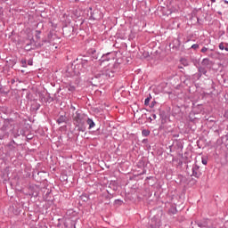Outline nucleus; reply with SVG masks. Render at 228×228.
Instances as JSON below:
<instances>
[{
  "instance_id": "45",
  "label": "nucleus",
  "mask_w": 228,
  "mask_h": 228,
  "mask_svg": "<svg viewBox=\"0 0 228 228\" xmlns=\"http://www.w3.org/2000/svg\"><path fill=\"white\" fill-rule=\"evenodd\" d=\"M178 42V45H181V41L179 39H177Z\"/></svg>"
},
{
  "instance_id": "53",
  "label": "nucleus",
  "mask_w": 228,
  "mask_h": 228,
  "mask_svg": "<svg viewBox=\"0 0 228 228\" xmlns=\"http://www.w3.org/2000/svg\"><path fill=\"white\" fill-rule=\"evenodd\" d=\"M94 53H95V50H94V51L92 52V54H94Z\"/></svg>"
},
{
  "instance_id": "33",
  "label": "nucleus",
  "mask_w": 228,
  "mask_h": 228,
  "mask_svg": "<svg viewBox=\"0 0 228 228\" xmlns=\"http://www.w3.org/2000/svg\"><path fill=\"white\" fill-rule=\"evenodd\" d=\"M2 113H4L5 115H8V108H3Z\"/></svg>"
},
{
  "instance_id": "4",
  "label": "nucleus",
  "mask_w": 228,
  "mask_h": 228,
  "mask_svg": "<svg viewBox=\"0 0 228 228\" xmlns=\"http://www.w3.org/2000/svg\"><path fill=\"white\" fill-rule=\"evenodd\" d=\"M102 72L103 73L104 79H110V77H115V72H117V68H104Z\"/></svg>"
},
{
  "instance_id": "8",
  "label": "nucleus",
  "mask_w": 228,
  "mask_h": 228,
  "mask_svg": "<svg viewBox=\"0 0 228 228\" xmlns=\"http://www.w3.org/2000/svg\"><path fill=\"white\" fill-rule=\"evenodd\" d=\"M116 56H117L116 52H110L103 54L99 60V61H101V63H104V61H110V60H115Z\"/></svg>"
},
{
  "instance_id": "6",
  "label": "nucleus",
  "mask_w": 228,
  "mask_h": 228,
  "mask_svg": "<svg viewBox=\"0 0 228 228\" xmlns=\"http://www.w3.org/2000/svg\"><path fill=\"white\" fill-rule=\"evenodd\" d=\"M7 151L10 154L15 156V153L19 152V144L15 142L14 140L11 141L9 143H7Z\"/></svg>"
},
{
  "instance_id": "49",
  "label": "nucleus",
  "mask_w": 228,
  "mask_h": 228,
  "mask_svg": "<svg viewBox=\"0 0 228 228\" xmlns=\"http://www.w3.org/2000/svg\"><path fill=\"white\" fill-rule=\"evenodd\" d=\"M224 51H228V47L227 46L226 47L224 46Z\"/></svg>"
},
{
  "instance_id": "7",
  "label": "nucleus",
  "mask_w": 228,
  "mask_h": 228,
  "mask_svg": "<svg viewBox=\"0 0 228 228\" xmlns=\"http://www.w3.org/2000/svg\"><path fill=\"white\" fill-rule=\"evenodd\" d=\"M159 118L161 120V126L159 127V130L162 131V129H168V126H167V112L165 110H159Z\"/></svg>"
},
{
  "instance_id": "10",
  "label": "nucleus",
  "mask_w": 228,
  "mask_h": 228,
  "mask_svg": "<svg viewBox=\"0 0 228 228\" xmlns=\"http://www.w3.org/2000/svg\"><path fill=\"white\" fill-rule=\"evenodd\" d=\"M202 74L206 76V74H208V69H206V68L204 67H199L198 73L193 75L194 79H197V80L200 79V77H202Z\"/></svg>"
},
{
  "instance_id": "27",
  "label": "nucleus",
  "mask_w": 228,
  "mask_h": 228,
  "mask_svg": "<svg viewBox=\"0 0 228 228\" xmlns=\"http://www.w3.org/2000/svg\"><path fill=\"white\" fill-rule=\"evenodd\" d=\"M124 201H122V200H115L114 204L118 205V206H122Z\"/></svg>"
},
{
  "instance_id": "32",
  "label": "nucleus",
  "mask_w": 228,
  "mask_h": 228,
  "mask_svg": "<svg viewBox=\"0 0 228 228\" xmlns=\"http://www.w3.org/2000/svg\"><path fill=\"white\" fill-rule=\"evenodd\" d=\"M219 49H220L221 51H224V49H225V46L224 45V43H220V44H219Z\"/></svg>"
},
{
  "instance_id": "41",
  "label": "nucleus",
  "mask_w": 228,
  "mask_h": 228,
  "mask_svg": "<svg viewBox=\"0 0 228 228\" xmlns=\"http://www.w3.org/2000/svg\"><path fill=\"white\" fill-rule=\"evenodd\" d=\"M16 63H17V61H16V60L12 61V67H13V65H15Z\"/></svg>"
},
{
  "instance_id": "17",
  "label": "nucleus",
  "mask_w": 228,
  "mask_h": 228,
  "mask_svg": "<svg viewBox=\"0 0 228 228\" xmlns=\"http://www.w3.org/2000/svg\"><path fill=\"white\" fill-rule=\"evenodd\" d=\"M177 214V206L171 205L168 209V215H176Z\"/></svg>"
},
{
  "instance_id": "43",
  "label": "nucleus",
  "mask_w": 228,
  "mask_h": 228,
  "mask_svg": "<svg viewBox=\"0 0 228 228\" xmlns=\"http://www.w3.org/2000/svg\"><path fill=\"white\" fill-rule=\"evenodd\" d=\"M174 138H179V134H174Z\"/></svg>"
},
{
  "instance_id": "15",
  "label": "nucleus",
  "mask_w": 228,
  "mask_h": 228,
  "mask_svg": "<svg viewBox=\"0 0 228 228\" xmlns=\"http://www.w3.org/2000/svg\"><path fill=\"white\" fill-rule=\"evenodd\" d=\"M5 136H8V132H6V126L0 128V140H3Z\"/></svg>"
},
{
  "instance_id": "34",
  "label": "nucleus",
  "mask_w": 228,
  "mask_h": 228,
  "mask_svg": "<svg viewBox=\"0 0 228 228\" xmlns=\"http://www.w3.org/2000/svg\"><path fill=\"white\" fill-rule=\"evenodd\" d=\"M201 161H202V164H203V165H208V159L202 158V159H201Z\"/></svg>"
},
{
  "instance_id": "3",
  "label": "nucleus",
  "mask_w": 228,
  "mask_h": 228,
  "mask_svg": "<svg viewBox=\"0 0 228 228\" xmlns=\"http://www.w3.org/2000/svg\"><path fill=\"white\" fill-rule=\"evenodd\" d=\"M79 65H81L83 69H90V67L94 65V61H79V63L74 66L73 76H79L81 74Z\"/></svg>"
},
{
  "instance_id": "31",
  "label": "nucleus",
  "mask_w": 228,
  "mask_h": 228,
  "mask_svg": "<svg viewBox=\"0 0 228 228\" xmlns=\"http://www.w3.org/2000/svg\"><path fill=\"white\" fill-rule=\"evenodd\" d=\"M149 102H151V98H146L144 101V106H149Z\"/></svg>"
},
{
  "instance_id": "36",
  "label": "nucleus",
  "mask_w": 228,
  "mask_h": 228,
  "mask_svg": "<svg viewBox=\"0 0 228 228\" xmlns=\"http://www.w3.org/2000/svg\"><path fill=\"white\" fill-rule=\"evenodd\" d=\"M208 122H215V119L213 117H209L207 118Z\"/></svg>"
},
{
  "instance_id": "14",
  "label": "nucleus",
  "mask_w": 228,
  "mask_h": 228,
  "mask_svg": "<svg viewBox=\"0 0 228 228\" xmlns=\"http://www.w3.org/2000/svg\"><path fill=\"white\" fill-rule=\"evenodd\" d=\"M89 81L91 85H93V86H98L100 83H102L101 80L94 77V75L91 77H89Z\"/></svg>"
},
{
  "instance_id": "51",
  "label": "nucleus",
  "mask_w": 228,
  "mask_h": 228,
  "mask_svg": "<svg viewBox=\"0 0 228 228\" xmlns=\"http://www.w3.org/2000/svg\"><path fill=\"white\" fill-rule=\"evenodd\" d=\"M190 40H191V39H187L185 42L188 43V42H190Z\"/></svg>"
},
{
  "instance_id": "35",
  "label": "nucleus",
  "mask_w": 228,
  "mask_h": 228,
  "mask_svg": "<svg viewBox=\"0 0 228 228\" xmlns=\"http://www.w3.org/2000/svg\"><path fill=\"white\" fill-rule=\"evenodd\" d=\"M28 65H29L30 67L33 66V59L32 58L28 61Z\"/></svg>"
},
{
  "instance_id": "39",
  "label": "nucleus",
  "mask_w": 228,
  "mask_h": 228,
  "mask_svg": "<svg viewBox=\"0 0 228 228\" xmlns=\"http://www.w3.org/2000/svg\"><path fill=\"white\" fill-rule=\"evenodd\" d=\"M154 106H156V101L151 102L150 108H153Z\"/></svg>"
},
{
  "instance_id": "52",
  "label": "nucleus",
  "mask_w": 228,
  "mask_h": 228,
  "mask_svg": "<svg viewBox=\"0 0 228 228\" xmlns=\"http://www.w3.org/2000/svg\"><path fill=\"white\" fill-rule=\"evenodd\" d=\"M71 108H72L73 110H76V107H74V106H71Z\"/></svg>"
},
{
  "instance_id": "18",
  "label": "nucleus",
  "mask_w": 228,
  "mask_h": 228,
  "mask_svg": "<svg viewBox=\"0 0 228 228\" xmlns=\"http://www.w3.org/2000/svg\"><path fill=\"white\" fill-rule=\"evenodd\" d=\"M175 149H177L178 151H179V150H183V148L184 147V146L183 145V141H181V140H175Z\"/></svg>"
},
{
  "instance_id": "29",
  "label": "nucleus",
  "mask_w": 228,
  "mask_h": 228,
  "mask_svg": "<svg viewBox=\"0 0 228 228\" xmlns=\"http://www.w3.org/2000/svg\"><path fill=\"white\" fill-rule=\"evenodd\" d=\"M34 110H35L36 111H38V110H40V103H36V104H34Z\"/></svg>"
},
{
  "instance_id": "42",
  "label": "nucleus",
  "mask_w": 228,
  "mask_h": 228,
  "mask_svg": "<svg viewBox=\"0 0 228 228\" xmlns=\"http://www.w3.org/2000/svg\"><path fill=\"white\" fill-rule=\"evenodd\" d=\"M12 134H13L14 138H17L18 136H20L19 134L12 133Z\"/></svg>"
},
{
  "instance_id": "23",
  "label": "nucleus",
  "mask_w": 228,
  "mask_h": 228,
  "mask_svg": "<svg viewBox=\"0 0 228 228\" xmlns=\"http://www.w3.org/2000/svg\"><path fill=\"white\" fill-rule=\"evenodd\" d=\"M40 35H42V31L41 30H36L35 37H36L37 40H40Z\"/></svg>"
},
{
  "instance_id": "25",
  "label": "nucleus",
  "mask_w": 228,
  "mask_h": 228,
  "mask_svg": "<svg viewBox=\"0 0 228 228\" xmlns=\"http://www.w3.org/2000/svg\"><path fill=\"white\" fill-rule=\"evenodd\" d=\"M45 102H54V98L51 97V94H48V97L45 99Z\"/></svg>"
},
{
  "instance_id": "48",
  "label": "nucleus",
  "mask_w": 228,
  "mask_h": 228,
  "mask_svg": "<svg viewBox=\"0 0 228 228\" xmlns=\"http://www.w3.org/2000/svg\"><path fill=\"white\" fill-rule=\"evenodd\" d=\"M211 3H216V0H211Z\"/></svg>"
},
{
  "instance_id": "2",
  "label": "nucleus",
  "mask_w": 228,
  "mask_h": 228,
  "mask_svg": "<svg viewBox=\"0 0 228 228\" xmlns=\"http://www.w3.org/2000/svg\"><path fill=\"white\" fill-rule=\"evenodd\" d=\"M45 44H51V41H48L46 39H43L41 43H38V41H35L34 38H31L24 46V50L27 52L29 51H35L37 49H40L41 47H44Z\"/></svg>"
},
{
  "instance_id": "26",
  "label": "nucleus",
  "mask_w": 228,
  "mask_h": 228,
  "mask_svg": "<svg viewBox=\"0 0 228 228\" xmlns=\"http://www.w3.org/2000/svg\"><path fill=\"white\" fill-rule=\"evenodd\" d=\"M80 198L83 202H88V195L83 194Z\"/></svg>"
},
{
  "instance_id": "9",
  "label": "nucleus",
  "mask_w": 228,
  "mask_h": 228,
  "mask_svg": "<svg viewBox=\"0 0 228 228\" xmlns=\"http://www.w3.org/2000/svg\"><path fill=\"white\" fill-rule=\"evenodd\" d=\"M192 176L196 177V179H199L200 175H202V172H200V167L197 164L192 165Z\"/></svg>"
},
{
  "instance_id": "44",
  "label": "nucleus",
  "mask_w": 228,
  "mask_h": 228,
  "mask_svg": "<svg viewBox=\"0 0 228 228\" xmlns=\"http://www.w3.org/2000/svg\"><path fill=\"white\" fill-rule=\"evenodd\" d=\"M148 120H150V122H152V118L149 117Z\"/></svg>"
},
{
  "instance_id": "5",
  "label": "nucleus",
  "mask_w": 228,
  "mask_h": 228,
  "mask_svg": "<svg viewBox=\"0 0 228 228\" xmlns=\"http://www.w3.org/2000/svg\"><path fill=\"white\" fill-rule=\"evenodd\" d=\"M74 26L67 25L62 28V35L65 38H70V37H74Z\"/></svg>"
},
{
  "instance_id": "28",
  "label": "nucleus",
  "mask_w": 228,
  "mask_h": 228,
  "mask_svg": "<svg viewBox=\"0 0 228 228\" xmlns=\"http://www.w3.org/2000/svg\"><path fill=\"white\" fill-rule=\"evenodd\" d=\"M68 90H69V92H74L76 90V86H69Z\"/></svg>"
},
{
  "instance_id": "50",
  "label": "nucleus",
  "mask_w": 228,
  "mask_h": 228,
  "mask_svg": "<svg viewBox=\"0 0 228 228\" xmlns=\"http://www.w3.org/2000/svg\"><path fill=\"white\" fill-rule=\"evenodd\" d=\"M154 220H156V217H153V218L151 219V222H154Z\"/></svg>"
},
{
  "instance_id": "20",
  "label": "nucleus",
  "mask_w": 228,
  "mask_h": 228,
  "mask_svg": "<svg viewBox=\"0 0 228 228\" xmlns=\"http://www.w3.org/2000/svg\"><path fill=\"white\" fill-rule=\"evenodd\" d=\"M212 63L213 62L208 58L203 59L201 61V65H203L204 67H209V65H212Z\"/></svg>"
},
{
  "instance_id": "21",
  "label": "nucleus",
  "mask_w": 228,
  "mask_h": 228,
  "mask_svg": "<svg viewBox=\"0 0 228 228\" xmlns=\"http://www.w3.org/2000/svg\"><path fill=\"white\" fill-rule=\"evenodd\" d=\"M195 224H197L198 227H200V228L208 227V222H206V221H204V222L197 221V222H195Z\"/></svg>"
},
{
  "instance_id": "22",
  "label": "nucleus",
  "mask_w": 228,
  "mask_h": 228,
  "mask_svg": "<svg viewBox=\"0 0 228 228\" xmlns=\"http://www.w3.org/2000/svg\"><path fill=\"white\" fill-rule=\"evenodd\" d=\"M20 64L21 67H24V69L28 68V61L26 60V58L20 60Z\"/></svg>"
},
{
  "instance_id": "1",
  "label": "nucleus",
  "mask_w": 228,
  "mask_h": 228,
  "mask_svg": "<svg viewBox=\"0 0 228 228\" xmlns=\"http://www.w3.org/2000/svg\"><path fill=\"white\" fill-rule=\"evenodd\" d=\"M73 124L78 133H85L86 131V116L83 110H77L72 115Z\"/></svg>"
},
{
  "instance_id": "19",
  "label": "nucleus",
  "mask_w": 228,
  "mask_h": 228,
  "mask_svg": "<svg viewBox=\"0 0 228 228\" xmlns=\"http://www.w3.org/2000/svg\"><path fill=\"white\" fill-rule=\"evenodd\" d=\"M86 124L89 125L88 129H94V126H95V122H94V119L90 118H86Z\"/></svg>"
},
{
  "instance_id": "47",
  "label": "nucleus",
  "mask_w": 228,
  "mask_h": 228,
  "mask_svg": "<svg viewBox=\"0 0 228 228\" xmlns=\"http://www.w3.org/2000/svg\"><path fill=\"white\" fill-rule=\"evenodd\" d=\"M172 147H173V145L169 146L170 152H172Z\"/></svg>"
},
{
  "instance_id": "38",
  "label": "nucleus",
  "mask_w": 228,
  "mask_h": 228,
  "mask_svg": "<svg viewBox=\"0 0 228 228\" xmlns=\"http://www.w3.org/2000/svg\"><path fill=\"white\" fill-rule=\"evenodd\" d=\"M183 65L184 67H188V61H186V60L183 61Z\"/></svg>"
},
{
  "instance_id": "37",
  "label": "nucleus",
  "mask_w": 228,
  "mask_h": 228,
  "mask_svg": "<svg viewBox=\"0 0 228 228\" xmlns=\"http://www.w3.org/2000/svg\"><path fill=\"white\" fill-rule=\"evenodd\" d=\"M201 53H208V48L206 47V46H204L202 49H201V51H200Z\"/></svg>"
},
{
  "instance_id": "24",
  "label": "nucleus",
  "mask_w": 228,
  "mask_h": 228,
  "mask_svg": "<svg viewBox=\"0 0 228 228\" xmlns=\"http://www.w3.org/2000/svg\"><path fill=\"white\" fill-rule=\"evenodd\" d=\"M142 136H149V134H151V131L147 130V129H143L142 131Z\"/></svg>"
},
{
  "instance_id": "40",
  "label": "nucleus",
  "mask_w": 228,
  "mask_h": 228,
  "mask_svg": "<svg viewBox=\"0 0 228 228\" xmlns=\"http://www.w3.org/2000/svg\"><path fill=\"white\" fill-rule=\"evenodd\" d=\"M151 117H152V118H151L152 120H156V118H157L156 114H152Z\"/></svg>"
},
{
  "instance_id": "30",
  "label": "nucleus",
  "mask_w": 228,
  "mask_h": 228,
  "mask_svg": "<svg viewBox=\"0 0 228 228\" xmlns=\"http://www.w3.org/2000/svg\"><path fill=\"white\" fill-rule=\"evenodd\" d=\"M191 49H194V51H197L199 49V44H194L191 46Z\"/></svg>"
},
{
  "instance_id": "11",
  "label": "nucleus",
  "mask_w": 228,
  "mask_h": 228,
  "mask_svg": "<svg viewBox=\"0 0 228 228\" xmlns=\"http://www.w3.org/2000/svg\"><path fill=\"white\" fill-rule=\"evenodd\" d=\"M99 57L94 55V56H86L83 55L80 58H77V61H94V60H98Z\"/></svg>"
},
{
  "instance_id": "12",
  "label": "nucleus",
  "mask_w": 228,
  "mask_h": 228,
  "mask_svg": "<svg viewBox=\"0 0 228 228\" xmlns=\"http://www.w3.org/2000/svg\"><path fill=\"white\" fill-rule=\"evenodd\" d=\"M56 122L59 124V126H61V124H67V122H69V118H67L66 115H61Z\"/></svg>"
},
{
  "instance_id": "16",
  "label": "nucleus",
  "mask_w": 228,
  "mask_h": 228,
  "mask_svg": "<svg viewBox=\"0 0 228 228\" xmlns=\"http://www.w3.org/2000/svg\"><path fill=\"white\" fill-rule=\"evenodd\" d=\"M90 10H91V15L89 17V20H97L98 18L96 13H99V11L94 10L92 12V8H90Z\"/></svg>"
},
{
  "instance_id": "46",
  "label": "nucleus",
  "mask_w": 228,
  "mask_h": 228,
  "mask_svg": "<svg viewBox=\"0 0 228 228\" xmlns=\"http://www.w3.org/2000/svg\"><path fill=\"white\" fill-rule=\"evenodd\" d=\"M224 3L225 4H228V1H227V0H224Z\"/></svg>"
},
{
  "instance_id": "13",
  "label": "nucleus",
  "mask_w": 228,
  "mask_h": 228,
  "mask_svg": "<svg viewBox=\"0 0 228 228\" xmlns=\"http://www.w3.org/2000/svg\"><path fill=\"white\" fill-rule=\"evenodd\" d=\"M93 77H94L96 79L100 80L102 83L105 79L104 78V74L102 73V70L98 71L96 73H94Z\"/></svg>"
}]
</instances>
